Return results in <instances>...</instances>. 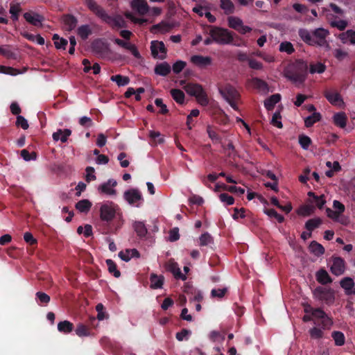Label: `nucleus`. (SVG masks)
Returning <instances> with one entry per match:
<instances>
[{"label":"nucleus","instance_id":"f257e3e1","mask_svg":"<svg viewBox=\"0 0 355 355\" xmlns=\"http://www.w3.org/2000/svg\"><path fill=\"white\" fill-rule=\"evenodd\" d=\"M307 70V63L302 60H297L284 67L283 75L294 85H300L306 79Z\"/></svg>","mask_w":355,"mask_h":355},{"label":"nucleus","instance_id":"f03ea898","mask_svg":"<svg viewBox=\"0 0 355 355\" xmlns=\"http://www.w3.org/2000/svg\"><path fill=\"white\" fill-rule=\"evenodd\" d=\"M186 92L191 96H195L197 102L205 106L209 103L207 95L202 87L197 83H188L184 87Z\"/></svg>","mask_w":355,"mask_h":355},{"label":"nucleus","instance_id":"7ed1b4c3","mask_svg":"<svg viewBox=\"0 0 355 355\" xmlns=\"http://www.w3.org/2000/svg\"><path fill=\"white\" fill-rule=\"evenodd\" d=\"M212 40L220 44H228L233 42L232 33L227 29L212 26L209 31Z\"/></svg>","mask_w":355,"mask_h":355},{"label":"nucleus","instance_id":"20e7f679","mask_svg":"<svg viewBox=\"0 0 355 355\" xmlns=\"http://www.w3.org/2000/svg\"><path fill=\"white\" fill-rule=\"evenodd\" d=\"M100 218L103 221L110 222L116 216L119 209L118 205L113 202L107 201L104 203H99Z\"/></svg>","mask_w":355,"mask_h":355},{"label":"nucleus","instance_id":"39448f33","mask_svg":"<svg viewBox=\"0 0 355 355\" xmlns=\"http://www.w3.org/2000/svg\"><path fill=\"white\" fill-rule=\"evenodd\" d=\"M313 295L319 300L324 302L327 304H331L335 300L334 291L331 288L318 286L313 291Z\"/></svg>","mask_w":355,"mask_h":355},{"label":"nucleus","instance_id":"423d86ee","mask_svg":"<svg viewBox=\"0 0 355 355\" xmlns=\"http://www.w3.org/2000/svg\"><path fill=\"white\" fill-rule=\"evenodd\" d=\"M91 49L92 53L100 58H105L111 52L109 44L101 40H94L92 43Z\"/></svg>","mask_w":355,"mask_h":355},{"label":"nucleus","instance_id":"0eeeda50","mask_svg":"<svg viewBox=\"0 0 355 355\" xmlns=\"http://www.w3.org/2000/svg\"><path fill=\"white\" fill-rule=\"evenodd\" d=\"M117 185V182L114 179H108L106 182L100 184L98 187V191L101 195L108 196H116V191L114 187Z\"/></svg>","mask_w":355,"mask_h":355},{"label":"nucleus","instance_id":"6e6552de","mask_svg":"<svg viewBox=\"0 0 355 355\" xmlns=\"http://www.w3.org/2000/svg\"><path fill=\"white\" fill-rule=\"evenodd\" d=\"M87 8L91 12L95 14L98 17L102 20H109L108 15L105 10L99 6L94 0H84Z\"/></svg>","mask_w":355,"mask_h":355},{"label":"nucleus","instance_id":"1a4fd4ad","mask_svg":"<svg viewBox=\"0 0 355 355\" xmlns=\"http://www.w3.org/2000/svg\"><path fill=\"white\" fill-rule=\"evenodd\" d=\"M329 34V31L322 28H319L315 30L313 34V37L315 39L314 45L320 46H324L328 49H330L329 44L326 40V37Z\"/></svg>","mask_w":355,"mask_h":355},{"label":"nucleus","instance_id":"9d476101","mask_svg":"<svg viewBox=\"0 0 355 355\" xmlns=\"http://www.w3.org/2000/svg\"><path fill=\"white\" fill-rule=\"evenodd\" d=\"M332 265L330 267V270L332 274L336 276H340L345 272V261L340 257H331Z\"/></svg>","mask_w":355,"mask_h":355},{"label":"nucleus","instance_id":"9b49d317","mask_svg":"<svg viewBox=\"0 0 355 355\" xmlns=\"http://www.w3.org/2000/svg\"><path fill=\"white\" fill-rule=\"evenodd\" d=\"M219 92L227 101L237 100L240 96L237 90L229 84L219 88Z\"/></svg>","mask_w":355,"mask_h":355},{"label":"nucleus","instance_id":"f8f14e48","mask_svg":"<svg viewBox=\"0 0 355 355\" xmlns=\"http://www.w3.org/2000/svg\"><path fill=\"white\" fill-rule=\"evenodd\" d=\"M324 96L332 105H341L344 104L341 95L335 89H326L324 92Z\"/></svg>","mask_w":355,"mask_h":355},{"label":"nucleus","instance_id":"ddd939ff","mask_svg":"<svg viewBox=\"0 0 355 355\" xmlns=\"http://www.w3.org/2000/svg\"><path fill=\"white\" fill-rule=\"evenodd\" d=\"M115 44L119 45V46L129 51L132 53V54L137 58L139 59L141 58L139 51L137 50V46L130 43L129 40H123L119 38H116L114 40Z\"/></svg>","mask_w":355,"mask_h":355},{"label":"nucleus","instance_id":"4468645a","mask_svg":"<svg viewBox=\"0 0 355 355\" xmlns=\"http://www.w3.org/2000/svg\"><path fill=\"white\" fill-rule=\"evenodd\" d=\"M166 268L168 271L173 273L175 279L185 280L187 277L182 274L178 264L173 260H169L166 264Z\"/></svg>","mask_w":355,"mask_h":355},{"label":"nucleus","instance_id":"2eb2a0df","mask_svg":"<svg viewBox=\"0 0 355 355\" xmlns=\"http://www.w3.org/2000/svg\"><path fill=\"white\" fill-rule=\"evenodd\" d=\"M24 17L26 21L33 26L40 27L43 26L42 21L44 19V18L39 13L27 12L24 14Z\"/></svg>","mask_w":355,"mask_h":355},{"label":"nucleus","instance_id":"dca6fc26","mask_svg":"<svg viewBox=\"0 0 355 355\" xmlns=\"http://www.w3.org/2000/svg\"><path fill=\"white\" fill-rule=\"evenodd\" d=\"M125 200L130 205H133L142 199L141 192L138 189H131L124 193Z\"/></svg>","mask_w":355,"mask_h":355},{"label":"nucleus","instance_id":"f3484780","mask_svg":"<svg viewBox=\"0 0 355 355\" xmlns=\"http://www.w3.org/2000/svg\"><path fill=\"white\" fill-rule=\"evenodd\" d=\"M150 49H151L152 55L154 58L157 57V55H158V50L157 49H159L162 53L164 54V55H161L159 57V58L160 59L165 58L166 53V49L165 48V46H164V44L163 42H158V41L152 42Z\"/></svg>","mask_w":355,"mask_h":355},{"label":"nucleus","instance_id":"a211bd4d","mask_svg":"<svg viewBox=\"0 0 355 355\" xmlns=\"http://www.w3.org/2000/svg\"><path fill=\"white\" fill-rule=\"evenodd\" d=\"M340 286L345 289L347 295H355L354 282L351 277H345L340 282Z\"/></svg>","mask_w":355,"mask_h":355},{"label":"nucleus","instance_id":"6ab92c4d","mask_svg":"<svg viewBox=\"0 0 355 355\" xmlns=\"http://www.w3.org/2000/svg\"><path fill=\"white\" fill-rule=\"evenodd\" d=\"M131 6L142 15L147 13L149 9L146 0H132L131 2Z\"/></svg>","mask_w":355,"mask_h":355},{"label":"nucleus","instance_id":"aec40b11","mask_svg":"<svg viewBox=\"0 0 355 355\" xmlns=\"http://www.w3.org/2000/svg\"><path fill=\"white\" fill-rule=\"evenodd\" d=\"M315 277L316 280L322 285L330 284L333 282L331 277L324 268H320L318 271L316 272Z\"/></svg>","mask_w":355,"mask_h":355},{"label":"nucleus","instance_id":"412c9836","mask_svg":"<svg viewBox=\"0 0 355 355\" xmlns=\"http://www.w3.org/2000/svg\"><path fill=\"white\" fill-rule=\"evenodd\" d=\"M312 315L314 318L322 319L324 326L330 325L332 323L331 320L327 316L326 313L321 309L317 308L313 310Z\"/></svg>","mask_w":355,"mask_h":355},{"label":"nucleus","instance_id":"4be33fe9","mask_svg":"<svg viewBox=\"0 0 355 355\" xmlns=\"http://www.w3.org/2000/svg\"><path fill=\"white\" fill-rule=\"evenodd\" d=\"M191 62L199 67H205L211 64V59L210 57H204L202 55H193L191 58Z\"/></svg>","mask_w":355,"mask_h":355},{"label":"nucleus","instance_id":"5701e85b","mask_svg":"<svg viewBox=\"0 0 355 355\" xmlns=\"http://www.w3.org/2000/svg\"><path fill=\"white\" fill-rule=\"evenodd\" d=\"M217 179H203V183L207 187L213 189L215 191L219 192L223 190V187H225V184L216 182Z\"/></svg>","mask_w":355,"mask_h":355},{"label":"nucleus","instance_id":"b1692460","mask_svg":"<svg viewBox=\"0 0 355 355\" xmlns=\"http://www.w3.org/2000/svg\"><path fill=\"white\" fill-rule=\"evenodd\" d=\"M150 288L153 289L161 288L163 286L164 277L162 275H157L152 273L150 277Z\"/></svg>","mask_w":355,"mask_h":355},{"label":"nucleus","instance_id":"393cba45","mask_svg":"<svg viewBox=\"0 0 355 355\" xmlns=\"http://www.w3.org/2000/svg\"><path fill=\"white\" fill-rule=\"evenodd\" d=\"M108 18L110 19L109 20L106 19L103 21L112 26H116L118 28L126 27V22L124 21L121 16L117 15L113 18L108 15Z\"/></svg>","mask_w":355,"mask_h":355},{"label":"nucleus","instance_id":"a878e982","mask_svg":"<svg viewBox=\"0 0 355 355\" xmlns=\"http://www.w3.org/2000/svg\"><path fill=\"white\" fill-rule=\"evenodd\" d=\"M309 249L310 252L315 255L316 257H320L324 253V248L319 243L315 241H313L311 242Z\"/></svg>","mask_w":355,"mask_h":355},{"label":"nucleus","instance_id":"bb28decb","mask_svg":"<svg viewBox=\"0 0 355 355\" xmlns=\"http://www.w3.org/2000/svg\"><path fill=\"white\" fill-rule=\"evenodd\" d=\"M171 66L164 62L155 66V73L157 75L166 76L171 72Z\"/></svg>","mask_w":355,"mask_h":355},{"label":"nucleus","instance_id":"cd10ccee","mask_svg":"<svg viewBox=\"0 0 355 355\" xmlns=\"http://www.w3.org/2000/svg\"><path fill=\"white\" fill-rule=\"evenodd\" d=\"M333 119L336 125L341 128L346 127L347 118L345 112H339L334 114Z\"/></svg>","mask_w":355,"mask_h":355},{"label":"nucleus","instance_id":"c85d7f7f","mask_svg":"<svg viewBox=\"0 0 355 355\" xmlns=\"http://www.w3.org/2000/svg\"><path fill=\"white\" fill-rule=\"evenodd\" d=\"M73 328V324L68 320L61 321L58 324V330L63 334L71 333Z\"/></svg>","mask_w":355,"mask_h":355},{"label":"nucleus","instance_id":"c756f323","mask_svg":"<svg viewBox=\"0 0 355 355\" xmlns=\"http://www.w3.org/2000/svg\"><path fill=\"white\" fill-rule=\"evenodd\" d=\"M133 228L139 238L145 237L148 232L145 224L141 221L135 222L133 224Z\"/></svg>","mask_w":355,"mask_h":355},{"label":"nucleus","instance_id":"7c9ffc66","mask_svg":"<svg viewBox=\"0 0 355 355\" xmlns=\"http://www.w3.org/2000/svg\"><path fill=\"white\" fill-rule=\"evenodd\" d=\"M280 99L281 96L279 94H273L265 100L264 105L268 110H271Z\"/></svg>","mask_w":355,"mask_h":355},{"label":"nucleus","instance_id":"2f4dec72","mask_svg":"<svg viewBox=\"0 0 355 355\" xmlns=\"http://www.w3.org/2000/svg\"><path fill=\"white\" fill-rule=\"evenodd\" d=\"M63 21L67 26L68 31L74 29L77 25V19L72 15H66L63 16Z\"/></svg>","mask_w":355,"mask_h":355},{"label":"nucleus","instance_id":"473e14b6","mask_svg":"<svg viewBox=\"0 0 355 355\" xmlns=\"http://www.w3.org/2000/svg\"><path fill=\"white\" fill-rule=\"evenodd\" d=\"M220 7L224 10L225 15L232 14L234 12V5L231 0H220Z\"/></svg>","mask_w":355,"mask_h":355},{"label":"nucleus","instance_id":"72a5a7b5","mask_svg":"<svg viewBox=\"0 0 355 355\" xmlns=\"http://www.w3.org/2000/svg\"><path fill=\"white\" fill-rule=\"evenodd\" d=\"M92 207L89 200H81L76 204V208L82 213H87Z\"/></svg>","mask_w":355,"mask_h":355},{"label":"nucleus","instance_id":"f704fd0d","mask_svg":"<svg viewBox=\"0 0 355 355\" xmlns=\"http://www.w3.org/2000/svg\"><path fill=\"white\" fill-rule=\"evenodd\" d=\"M251 82L257 89H259L264 92H268V85L266 81L258 78H254L252 79Z\"/></svg>","mask_w":355,"mask_h":355},{"label":"nucleus","instance_id":"c9c22d12","mask_svg":"<svg viewBox=\"0 0 355 355\" xmlns=\"http://www.w3.org/2000/svg\"><path fill=\"white\" fill-rule=\"evenodd\" d=\"M170 93L173 97V98L179 104L182 105L184 102V92L179 89H172L170 91Z\"/></svg>","mask_w":355,"mask_h":355},{"label":"nucleus","instance_id":"e433bc0d","mask_svg":"<svg viewBox=\"0 0 355 355\" xmlns=\"http://www.w3.org/2000/svg\"><path fill=\"white\" fill-rule=\"evenodd\" d=\"M173 27L174 26L172 24H168V23H165V22H161L159 24L153 25L151 27L150 31L153 32V31L157 30V31H159L161 33H166V32L170 31Z\"/></svg>","mask_w":355,"mask_h":355},{"label":"nucleus","instance_id":"4c0bfd02","mask_svg":"<svg viewBox=\"0 0 355 355\" xmlns=\"http://www.w3.org/2000/svg\"><path fill=\"white\" fill-rule=\"evenodd\" d=\"M321 114L319 112H313L311 116H309L304 119V125L306 128L311 127L315 122L321 120Z\"/></svg>","mask_w":355,"mask_h":355},{"label":"nucleus","instance_id":"58836bf2","mask_svg":"<svg viewBox=\"0 0 355 355\" xmlns=\"http://www.w3.org/2000/svg\"><path fill=\"white\" fill-rule=\"evenodd\" d=\"M331 336L336 346H343L345 343V337L343 332L334 331L331 333Z\"/></svg>","mask_w":355,"mask_h":355},{"label":"nucleus","instance_id":"ea45409f","mask_svg":"<svg viewBox=\"0 0 355 355\" xmlns=\"http://www.w3.org/2000/svg\"><path fill=\"white\" fill-rule=\"evenodd\" d=\"M321 223L322 220L320 218H311L306 222L305 227L308 231L311 232L318 227Z\"/></svg>","mask_w":355,"mask_h":355},{"label":"nucleus","instance_id":"a19ab883","mask_svg":"<svg viewBox=\"0 0 355 355\" xmlns=\"http://www.w3.org/2000/svg\"><path fill=\"white\" fill-rule=\"evenodd\" d=\"M299 34L304 42L309 44V45H314L315 39L311 35L308 31L305 29H301L299 31Z\"/></svg>","mask_w":355,"mask_h":355},{"label":"nucleus","instance_id":"79ce46f5","mask_svg":"<svg viewBox=\"0 0 355 355\" xmlns=\"http://www.w3.org/2000/svg\"><path fill=\"white\" fill-rule=\"evenodd\" d=\"M105 262L110 273L112 274L115 277H119L121 276V272L117 269L115 262L112 259H107Z\"/></svg>","mask_w":355,"mask_h":355},{"label":"nucleus","instance_id":"37998d69","mask_svg":"<svg viewBox=\"0 0 355 355\" xmlns=\"http://www.w3.org/2000/svg\"><path fill=\"white\" fill-rule=\"evenodd\" d=\"M243 24V21L241 19L236 17H228V25L230 28L235 29L239 31Z\"/></svg>","mask_w":355,"mask_h":355},{"label":"nucleus","instance_id":"c03bdc74","mask_svg":"<svg viewBox=\"0 0 355 355\" xmlns=\"http://www.w3.org/2000/svg\"><path fill=\"white\" fill-rule=\"evenodd\" d=\"M76 334L79 337L89 336L91 335L89 329L83 324H78L76 329Z\"/></svg>","mask_w":355,"mask_h":355},{"label":"nucleus","instance_id":"a18cd8bd","mask_svg":"<svg viewBox=\"0 0 355 355\" xmlns=\"http://www.w3.org/2000/svg\"><path fill=\"white\" fill-rule=\"evenodd\" d=\"M264 213L270 218H275L279 223L284 221V217L278 214L274 209H265Z\"/></svg>","mask_w":355,"mask_h":355},{"label":"nucleus","instance_id":"49530a36","mask_svg":"<svg viewBox=\"0 0 355 355\" xmlns=\"http://www.w3.org/2000/svg\"><path fill=\"white\" fill-rule=\"evenodd\" d=\"M35 296L40 305H46L51 300L49 295L41 291L37 292Z\"/></svg>","mask_w":355,"mask_h":355},{"label":"nucleus","instance_id":"de8ad7c7","mask_svg":"<svg viewBox=\"0 0 355 355\" xmlns=\"http://www.w3.org/2000/svg\"><path fill=\"white\" fill-rule=\"evenodd\" d=\"M110 79L112 81L116 82L119 87L125 85L130 81V79L128 77L123 76L121 75L112 76L110 78Z\"/></svg>","mask_w":355,"mask_h":355},{"label":"nucleus","instance_id":"09e8293b","mask_svg":"<svg viewBox=\"0 0 355 355\" xmlns=\"http://www.w3.org/2000/svg\"><path fill=\"white\" fill-rule=\"evenodd\" d=\"M326 69V66L321 63V62H317L315 64H311L309 71L311 73H323Z\"/></svg>","mask_w":355,"mask_h":355},{"label":"nucleus","instance_id":"8fccbe9b","mask_svg":"<svg viewBox=\"0 0 355 355\" xmlns=\"http://www.w3.org/2000/svg\"><path fill=\"white\" fill-rule=\"evenodd\" d=\"M309 197L313 198V202L315 205L319 208L322 209L323 205L325 204L326 200L324 198L323 196H318L314 194V193L309 191L308 193Z\"/></svg>","mask_w":355,"mask_h":355},{"label":"nucleus","instance_id":"3c124183","mask_svg":"<svg viewBox=\"0 0 355 355\" xmlns=\"http://www.w3.org/2000/svg\"><path fill=\"white\" fill-rule=\"evenodd\" d=\"M199 239L200 246H207L214 242L212 236L208 232L202 234Z\"/></svg>","mask_w":355,"mask_h":355},{"label":"nucleus","instance_id":"603ef678","mask_svg":"<svg viewBox=\"0 0 355 355\" xmlns=\"http://www.w3.org/2000/svg\"><path fill=\"white\" fill-rule=\"evenodd\" d=\"M298 139H299V144H300V146H302V148L304 150H307L309 148V146L312 144L311 139H310V137H309L306 135H299Z\"/></svg>","mask_w":355,"mask_h":355},{"label":"nucleus","instance_id":"864d4df0","mask_svg":"<svg viewBox=\"0 0 355 355\" xmlns=\"http://www.w3.org/2000/svg\"><path fill=\"white\" fill-rule=\"evenodd\" d=\"M224 191H228L231 193H236L239 196H241L245 193V189L236 187L235 185H227L225 184V187H223Z\"/></svg>","mask_w":355,"mask_h":355},{"label":"nucleus","instance_id":"5fc2aeb1","mask_svg":"<svg viewBox=\"0 0 355 355\" xmlns=\"http://www.w3.org/2000/svg\"><path fill=\"white\" fill-rule=\"evenodd\" d=\"M91 33V29L88 25L81 26L78 28V34L83 40L87 39Z\"/></svg>","mask_w":355,"mask_h":355},{"label":"nucleus","instance_id":"6e6d98bb","mask_svg":"<svg viewBox=\"0 0 355 355\" xmlns=\"http://www.w3.org/2000/svg\"><path fill=\"white\" fill-rule=\"evenodd\" d=\"M191 331L187 329H182L180 331L176 334V338L179 341H182L184 340H188L189 336L191 335Z\"/></svg>","mask_w":355,"mask_h":355},{"label":"nucleus","instance_id":"4d7b16f0","mask_svg":"<svg viewBox=\"0 0 355 355\" xmlns=\"http://www.w3.org/2000/svg\"><path fill=\"white\" fill-rule=\"evenodd\" d=\"M282 119V116L279 112H275L272 118L271 124L274 126H276L278 128H282L283 124L280 119Z\"/></svg>","mask_w":355,"mask_h":355},{"label":"nucleus","instance_id":"13d9d810","mask_svg":"<svg viewBox=\"0 0 355 355\" xmlns=\"http://www.w3.org/2000/svg\"><path fill=\"white\" fill-rule=\"evenodd\" d=\"M280 51H285L288 54H291L294 52V48L293 44L289 42H282L279 46Z\"/></svg>","mask_w":355,"mask_h":355},{"label":"nucleus","instance_id":"bf43d9fd","mask_svg":"<svg viewBox=\"0 0 355 355\" xmlns=\"http://www.w3.org/2000/svg\"><path fill=\"white\" fill-rule=\"evenodd\" d=\"M227 292V289L226 288L212 289L211 291V296L212 297L222 298L225 296Z\"/></svg>","mask_w":355,"mask_h":355},{"label":"nucleus","instance_id":"052dcab7","mask_svg":"<svg viewBox=\"0 0 355 355\" xmlns=\"http://www.w3.org/2000/svg\"><path fill=\"white\" fill-rule=\"evenodd\" d=\"M225 149L229 151L227 153V157L230 159H232L233 160H235L236 157L238 156V153L233 144L232 142L229 143Z\"/></svg>","mask_w":355,"mask_h":355},{"label":"nucleus","instance_id":"680f3d73","mask_svg":"<svg viewBox=\"0 0 355 355\" xmlns=\"http://www.w3.org/2000/svg\"><path fill=\"white\" fill-rule=\"evenodd\" d=\"M21 11V8L19 4L11 5L10 8V13L11 14V17L13 20L18 19L19 12Z\"/></svg>","mask_w":355,"mask_h":355},{"label":"nucleus","instance_id":"e2e57ef3","mask_svg":"<svg viewBox=\"0 0 355 355\" xmlns=\"http://www.w3.org/2000/svg\"><path fill=\"white\" fill-rule=\"evenodd\" d=\"M219 198L221 202H225L228 205H233L234 202V198L226 193H220Z\"/></svg>","mask_w":355,"mask_h":355},{"label":"nucleus","instance_id":"0e129e2a","mask_svg":"<svg viewBox=\"0 0 355 355\" xmlns=\"http://www.w3.org/2000/svg\"><path fill=\"white\" fill-rule=\"evenodd\" d=\"M21 156L23 157V159L26 161H30L31 159H35L37 157V153L35 152H32L31 153H29V152L24 149L21 151Z\"/></svg>","mask_w":355,"mask_h":355},{"label":"nucleus","instance_id":"69168bd1","mask_svg":"<svg viewBox=\"0 0 355 355\" xmlns=\"http://www.w3.org/2000/svg\"><path fill=\"white\" fill-rule=\"evenodd\" d=\"M341 170V166L338 161H335L331 169L326 171L325 174L327 177L331 178L334 175V171H339Z\"/></svg>","mask_w":355,"mask_h":355},{"label":"nucleus","instance_id":"338daca9","mask_svg":"<svg viewBox=\"0 0 355 355\" xmlns=\"http://www.w3.org/2000/svg\"><path fill=\"white\" fill-rule=\"evenodd\" d=\"M310 336L314 339H320L323 336V331L317 327H313L309 330Z\"/></svg>","mask_w":355,"mask_h":355},{"label":"nucleus","instance_id":"774afa93","mask_svg":"<svg viewBox=\"0 0 355 355\" xmlns=\"http://www.w3.org/2000/svg\"><path fill=\"white\" fill-rule=\"evenodd\" d=\"M24 239L26 243H27L28 244H29L31 245H34L37 243V239H35L33 237V234L29 232H26L24 233Z\"/></svg>","mask_w":355,"mask_h":355}]
</instances>
